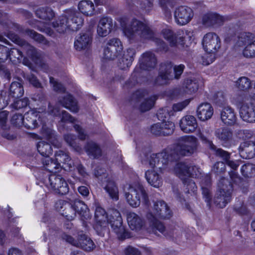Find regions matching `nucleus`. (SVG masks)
<instances>
[{
  "instance_id": "f257e3e1",
  "label": "nucleus",
  "mask_w": 255,
  "mask_h": 255,
  "mask_svg": "<svg viewBox=\"0 0 255 255\" xmlns=\"http://www.w3.org/2000/svg\"><path fill=\"white\" fill-rule=\"evenodd\" d=\"M128 19L124 16L120 19V22L125 35L130 40L134 41L142 39H153L161 50H166V43L161 39L155 38L152 30L143 22L135 18L128 23Z\"/></svg>"
},
{
  "instance_id": "f03ea898",
  "label": "nucleus",
  "mask_w": 255,
  "mask_h": 255,
  "mask_svg": "<svg viewBox=\"0 0 255 255\" xmlns=\"http://www.w3.org/2000/svg\"><path fill=\"white\" fill-rule=\"evenodd\" d=\"M7 36L21 47V49L13 48L8 51V58L11 61L15 63H19L23 57V50L26 52L27 56H29L36 65L40 66L45 72H47L48 66L42 62L43 55L41 51H38L33 46L21 39L17 35L8 34Z\"/></svg>"
},
{
  "instance_id": "7ed1b4c3",
  "label": "nucleus",
  "mask_w": 255,
  "mask_h": 255,
  "mask_svg": "<svg viewBox=\"0 0 255 255\" xmlns=\"http://www.w3.org/2000/svg\"><path fill=\"white\" fill-rule=\"evenodd\" d=\"M172 213L167 204L162 200L153 202V205L149 208L146 214V218L150 222V233L157 234V231L166 235L164 225L158 221V219H169Z\"/></svg>"
},
{
  "instance_id": "20e7f679",
  "label": "nucleus",
  "mask_w": 255,
  "mask_h": 255,
  "mask_svg": "<svg viewBox=\"0 0 255 255\" xmlns=\"http://www.w3.org/2000/svg\"><path fill=\"white\" fill-rule=\"evenodd\" d=\"M84 23L83 17L79 12L73 10H67L51 23L55 30L64 33L78 30Z\"/></svg>"
},
{
  "instance_id": "39448f33",
  "label": "nucleus",
  "mask_w": 255,
  "mask_h": 255,
  "mask_svg": "<svg viewBox=\"0 0 255 255\" xmlns=\"http://www.w3.org/2000/svg\"><path fill=\"white\" fill-rule=\"evenodd\" d=\"M147 160L151 168L162 173L163 170L170 168L173 162L178 160V156L172 149H168L151 154L147 157Z\"/></svg>"
},
{
  "instance_id": "423d86ee",
  "label": "nucleus",
  "mask_w": 255,
  "mask_h": 255,
  "mask_svg": "<svg viewBox=\"0 0 255 255\" xmlns=\"http://www.w3.org/2000/svg\"><path fill=\"white\" fill-rule=\"evenodd\" d=\"M184 68L185 66L183 64L173 65L170 62L161 64L158 75L154 81L155 84L164 85L173 79H179Z\"/></svg>"
},
{
  "instance_id": "0eeeda50",
  "label": "nucleus",
  "mask_w": 255,
  "mask_h": 255,
  "mask_svg": "<svg viewBox=\"0 0 255 255\" xmlns=\"http://www.w3.org/2000/svg\"><path fill=\"white\" fill-rule=\"evenodd\" d=\"M125 196L128 203L132 207L139 206L141 202L148 206L149 199L147 193L143 186L139 183L127 185L125 187Z\"/></svg>"
},
{
  "instance_id": "6e6552de",
  "label": "nucleus",
  "mask_w": 255,
  "mask_h": 255,
  "mask_svg": "<svg viewBox=\"0 0 255 255\" xmlns=\"http://www.w3.org/2000/svg\"><path fill=\"white\" fill-rule=\"evenodd\" d=\"M35 14L45 22L33 19L28 21L29 24L41 32H45L50 36L53 35V31L46 26V23L51 21L55 17V11L51 7L45 6L37 8L35 11Z\"/></svg>"
},
{
  "instance_id": "1a4fd4ad",
  "label": "nucleus",
  "mask_w": 255,
  "mask_h": 255,
  "mask_svg": "<svg viewBox=\"0 0 255 255\" xmlns=\"http://www.w3.org/2000/svg\"><path fill=\"white\" fill-rule=\"evenodd\" d=\"M236 46L243 47L242 55L247 58H255V35L249 32L239 33L237 36Z\"/></svg>"
},
{
  "instance_id": "9d476101",
  "label": "nucleus",
  "mask_w": 255,
  "mask_h": 255,
  "mask_svg": "<svg viewBox=\"0 0 255 255\" xmlns=\"http://www.w3.org/2000/svg\"><path fill=\"white\" fill-rule=\"evenodd\" d=\"M197 139L193 135H185L181 137L178 143L172 149L178 156H189L193 154L197 150Z\"/></svg>"
},
{
  "instance_id": "9b49d317",
  "label": "nucleus",
  "mask_w": 255,
  "mask_h": 255,
  "mask_svg": "<svg viewBox=\"0 0 255 255\" xmlns=\"http://www.w3.org/2000/svg\"><path fill=\"white\" fill-rule=\"evenodd\" d=\"M202 45L204 50L208 53L213 55L214 58H211L205 64L209 65L212 63L215 58V54L218 52L221 46L220 37L214 32H208L203 37Z\"/></svg>"
},
{
  "instance_id": "f8f14e48",
  "label": "nucleus",
  "mask_w": 255,
  "mask_h": 255,
  "mask_svg": "<svg viewBox=\"0 0 255 255\" xmlns=\"http://www.w3.org/2000/svg\"><path fill=\"white\" fill-rule=\"evenodd\" d=\"M161 34L163 37L168 41L171 46H176L178 44L183 45L187 36L190 38L192 35V33L188 30L180 29L174 32L168 27L163 29Z\"/></svg>"
},
{
  "instance_id": "ddd939ff",
  "label": "nucleus",
  "mask_w": 255,
  "mask_h": 255,
  "mask_svg": "<svg viewBox=\"0 0 255 255\" xmlns=\"http://www.w3.org/2000/svg\"><path fill=\"white\" fill-rule=\"evenodd\" d=\"M62 238L63 240L72 245L81 248L86 251H91L95 248L93 241L84 234L83 231L78 232V238L76 240L74 239L71 236L65 233L62 235Z\"/></svg>"
},
{
  "instance_id": "4468645a",
  "label": "nucleus",
  "mask_w": 255,
  "mask_h": 255,
  "mask_svg": "<svg viewBox=\"0 0 255 255\" xmlns=\"http://www.w3.org/2000/svg\"><path fill=\"white\" fill-rule=\"evenodd\" d=\"M43 183L56 193L64 195L69 191L67 183L60 175L51 174L48 178L44 179Z\"/></svg>"
},
{
  "instance_id": "2eb2a0df",
  "label": "nucleus",
  "mask_w": 255,
  "mask_h": 255,
  "mask_svg": "<svg viewBox=\"0 0 255 255\" xmlns=\"http://www.w3.org/2000/svg\"><path fill=\"white\" fill-rule=\"evenodd\" d=\"M123 46L120 40L113 38L108 40L103 49L104 57L108 60H114L122 52Z\"/></svg>"
},
{
  "instance_id": "dca6fc26",
  "label": "nucleus",
  "mask_w": 255,
  "mask_h": 255,
  "mask_svg": "<svg viewBox=\"0 0 255 255\" xmlns=\"http://www.w3.org/2000/svg\"><path fill=\"white\" fill-rule=\"evenodd\" d=\"M109 223L115 233L120 239H125L127 236L121 213L117 210H112L109 220Z\"/></svg>"
},
{
  "instance_id": "f3484780",
  "label": "nucleus",
  "mask_w": 255,
  "mask_h": 255,
  "mask_svg": "<svg viewBox=\"0 0 255 255\" xmlns=\"http://www.w3.org/2000/svg\"><path fill=\"white\" fill-rule=\"evenodd\" d=\"M95 219L96 221L95 228L98 234L101 236L104 235V232L107 231L108 225L107 214L104 209L98 206L95 212Z\"/></svg>"
},
{
  "instance_id": "a211bd4d",
  "label": "nucleus",
  "mask_w": 255,
  "mask_h": 255,
  "mask_svg": "<svg viewBox=\"0 0 255 255\" xmlns=\"http://www.w3.org/2000/svg\"><path fill=\"white\" fill-rule=\"evenodd\" d=\"M194 15L193 10L187 6H180L174 11V16L176 22L180 25H185L191 21Z\"/></svg>"
},
{
  "instance_id": "6ab92c4d",
  "label": "nucleus",
  "mask_w": 255,
  "mask_h": 255,
  "mask_svg": "<svg viewBox=\"0 0 255 255\" xmlns=\"http://www.w3.org/2000/svg\"><path fill=\"white\" fill-rule=\"evenodd\" d=\"M55 208L68 220H73L76 216L74 204L72 205L65 201L60 200L56 203Z\"/></svg>"
},
{
  "instance_id": "aec40b11",
  "label": "nucleus",
  "mask_w": 255,
  "mask_h": 255,
  "mask_svg": "<svg viewBox=\"0 0 255 255\" xmlns=\"http://www.w3.org/2000/svg\"><path fill=\"white\" fill-rule=\"evenodd\" d=\"M240 117L249 123L255 122V104L252 102L243 103L240 107Z\"/></svg>"
},
{
  "instance_id": "412c9836",
  "label": "nucleus",
  "mask_w": 255,
  "mask_h": 255,
  "mask_svg": "<svg viewBox=\"0 0 255 255\" xmlns=\"http://www.w3.org/2000/svg\"><path fill=\"white\" fill-rule=\"evenodd\" d=\"M228 20L227 17H224L216 13L209 12L203 15L202 23L206 27L221 26Z\"/></svg>"
},
{
  "instance_id": "4be33fe9",
  "label": "nucleus",
  "mask_w": 255,
  "mask_h": 255,
  "mask_svg": "<svg viewBox=\"0 0 255 255\" xmlns=\"http://www.w3.org/2000/svg\"><path fill=\"white\" fill-rule=\"evenodd\" d=\"M179 127L181 130L185 133L193 132L198 127L197 120L192 115L184 116L180 120Z\"/></svg>"
},
{
  "instance_id": "5701e85b",
  "label": "nucleus",
  "mask_w": 255,
  "mask_h": 255,
  "mask_svg": "<svg viewBox=\"0 0 255 255\" xmlns=\"http://www.w3.org/2000/svg\"><path fill=\"white\" fill-rule=\"evenodd\" d=\"M40 114L34 109L31 110L24 115V126L29 129L37 128L40 121Z\"/></svg>"
},
{
  "instance_id": "b1692460",
  "label": "nucleus",
  "mask_w": 255,
  "mask_h": 255,
  "mask_svg": "<svg viewBox=\"0 0 255 255\" xmlns=\"http://www.w3.org/2000/svg\"><path fill=\"white\" fill-rule=\"evenodd\" d=\"M114 25L113 19L109 16H103L99 21L97 33L101 37L108 35L112 31Z\"/></svg>"
},
{
  "instance_id": "393cba45",
  "label": "nucleus",
  "mask_w": 255,
  "mask_h": 255,
  "mask_svg": "<svg viewBox=\"0 0 255 255\" xmlns=\"http://www.w3.org/2000/svg\"><path fill=\"white\" fill-rule=\"evenodd\" d=\"M57 102L71 112L77 113L79 110L77 101L70 94H65L64 95L59 97Z\"/></svg>"
},
{
  "instance_id": "a878e982",
  "label": "nucleus",
  "mask_w": 255,
  "mask_h": 255,
  "mask_svg": "<svg viewBox=\"0 0 255 255\" xmlns=\"http://www.w3.org/2000/svg\"><path fill=\"white\" fill-rule=\"evenodd\" d=\"M139 63L141 69L149 70L155 67L157 60L153 53L147 51L142 55L139 60Z\"/></svg>"
},
{
  "instance_id": "bb28decb",
  "label": "nucleus",
  "mask_w": 255,
  "mask_h": 255,
  "mask_svg": "<svg viewBox=\"0 0 255 255\" xmlns=\"http://www.w3.org/2000/svg\"><path fill=\"white\" fill-rule=\"evenodd\" d=\"M13 26L14 29L16 31H18L20 33H26L30 37L39 43H41L44 45H47L48 44V41L42 35L37 33L33 30L29 29H24L23 27L16 23L13 24Z\"/></svg>"
},
{
  "instance_id": "cd10ccee",
  "label": "nucleus",
  "mask_w": 255,
  "mask_h": 255,
  "mask_svg": "<svg viewBox=\"0 0 255 255\" xmlns=\"http://www.w3.org/2000/svg\"><path fill=\"white\" fill-rule=\"evenodd\" d=\"M223 123L228 126L234 125L237 121V116L233 108L230 106L224 107L220 113Z\"/></svg>"
},
{
  "instance_id": "c85d7f7f",
  "label": "nucleus",
  "mask_w": 255,
  "mask_h": 255,
  "mask_svg": "<svg viewBox=\"0 0 255 255\" xmlns=\"http://www.w3.org/2000/svg\"><path fill=\"white\" fill-rule=\"evenodd\" d=\"M158 170L155 169H149L145 173V177L151 186L159 188L162 184V178Z\"/></svg>"
},
{
  "instance_id": "c756f323",
  "label": "nucleus",
  "mask_w": 255,
  "mask_h": 255,
  "mask_svg": "<svg viewBox=\"0 0 255 255\" xmlns=\"http://www.w3.org/2000/svg\"><path fill=\"white\" fill-rule=\"evenodd\" d=\"M211 149L215 152V154L222 158L226 162V164L230 166L233 170H236L239 166L238 161L230 160V154L221 148H217L212 143L210 144Z\"/></svg>"
},
{
  "instance_id": "7c9ffc66",
  "label": "nucleus",
  "mask_w": 255,
  "mask_h": 255,
  "mask_svg": "<svg viewBox=\"0 0 255 255\" xmlns=\"http://www.w3.org/2000/svg\"><path fill=\"white\" fill-rule=\"evenodd\" d=\"M199 80L195 78H190L184 80L180 93L192 94L195 93L199 86Z\"/></svg>"
},
{
  "instance_id": "2f4dec72",
  "label": "nucleus",
  "mask_w": 255,
  "mask_h": 255,
  "mask_svg": "<svg viewBox=\"0 0 255 255\" xmlns=\"http://www.w3.org/2000/svg\"><path fill=\"white\" fill-rule=\"evenodd\" d=\"M92 39V36L89 33H81L75 39L74 47L78 51L88 48L91 44Z\"/></svg>"
},
{
  "instance_id": "473e14b6",
  "label": "nucleus",
  "mask_w": 255,
  "mask_h": 255,
  "mask_svg": "<svg viewBox=\"0 0 255 255\" xmlns=\"http://www.w3.org/2000/svg\"><path fill=\"white\" fill-rule=\"evenodd\" d=\"M214 110L211 105L208 103L200 104L197 111V116L202 121H205L211 118Z\"/></svg>"
},
{
  "instance_id": "72a5a7b5",
  "label": "nucleus",
  "mask_w": 255,
  "mask_h": 255,
  "mask_svg": "<svg viewBox=\"0 0 255 255\" xmlns=\"http://www.w3.org/2000/svg\"><path fill=\"white\" fill-rule=\"evenodd\" d=\"M55 159L58 163H63V167L65 170H72L74 169V162L71 160L69 155L62 150L55 153Z\"/></svg>"
},
{
  "instance_id": "f704fd0d",
  "label": "nucleus",
  "mask_w": 255,
  "mask_h": 255,
  "mask_svg": "<svg viewBox=\"0 0 255 255\" xmlns=\"http://www.w3.org/2000/svg\"><path fill=\"white\" fill-rule=\"evenodd\" d=\"M239 152L244 158H253L255 156V140L253 143L243 142L239 147Z\"/></svg>"
},
{
  "instance_id": "c9c22d12",
  "label": "nucleus",
  "mask_w": 255,
  "mask_h": 255,
  "mask_svg": "<svg viewBox=\"0 0 255 255\" xmlns=\"http://www.w3.org/2000/svg\"><path fill=\"white\" fill-rule=\"evenodd\" d=\"M24 93L22 80L14 81L9 86L8 96L14 100L21 97Z\"/></svg>"
},
{
  "instance_id": "e433bc0d",
  "label": "nucleus",
  "mask_w": 255,
  "mask_h": 255,
  "mask_svg": "<svg viewBox=\"0 0 255 255\" xmlns=\"http://www.w3.org/2000/svg\"><path fill=\"white\" fill-rule=\"evenodd\" d=\"M191 167L192 164L181 162L176 164L174 171L177 176L184 180L188 178L189 171Z\"/></svg>"
},
{
  "instance_id": "4c0bfd02",
  "label": "nucleus",
  "mask_w": 255,
  "mask_h": 255,
  "mask_svg": "<svg viewBox=\"0 0 255 255\" xmlns=\"http://www.w3.org/2000/svg\"><path fill=\"white\" fill-rule=\"evenodd\" d=\"M215 135L219 140L224 143L232 140L233 136L232 130L226 127L217 128L215 131Z\"/></svg>"
},
{
  "instance_id": "58836bf2",
  "label": "nucleus",
  "mask_w": 255,
  "mask_h": 255,
  "mask_svg": "<svg viewBox=\"0 0 255 255\" xmlns=\"http://www.w3.org/2000/svg\"><path fill=\"white\" fill-rule=\"evenodd\" d=\"M127 221L129 227L132 230L137 231L143 225L142 219L135 213L129 212L127 214Z\"/></svg>"
},
{
  "instance_id": "ea45409f",
  "label": "nucleus",
  "mask_w": 255,
  "mask_h": 255,
  "mask_svg": "<svg viewBox=\"0 0 255 255\" xmlns=\"http://www.w3.org/2000/svg\"><path fill=\"white\" fill-rule=\"evenodd\" d=\"M85 148L86 153L90 158H98L102 156L101 148L92 141L88 142Z\"/></svg>"
},
{
  "instance_id": "a19ab883",
  "label": "nucleus",
  "mask_w": 255,
  "mask_h": 255,
  "mask_svg": "<svg viewBox=\"0 0 255 255\" xmlns=\"http://www.w3.org/2000/svg\"><path fill=\"white\" fill-rule=\"evenodd\" d=\"M217 192L232 196L233 186L232 183L224 177L221 178L218 184Z\"/></svg>"
},
{
  "instance_id": "79ce46f5",
  "label": "nucleus",
  "mask_w": 255,
  "mask_h": 255,
  "mask_svg": "<svg viewBox=\"0 0 255 255\" xmlns=\"http://www.w3.org/2000/svg\"><path fill=\"white\" fill-rule=\"evenodd\" d=\"M232 196L216 192L213 199L214 203L219 208H224L231 201Z\"/></svg>"
},
{
  "instance_id": "37998d69",
  "label": "nucleus",
  "mask_w": 255,
  "mask_h": 255,
  "mask_svg": "<svg viewBox=\"0 0 255 255\" xmlns=\"http://www.w3.org/2000/svg\"><path fill=\"white\" fill-rule=\"evenodd\" d=\"M78 8L80 12L86 15H92L95 10L94 4L91 0H81L78 4Z\"/></svg>"
},
{
  "instance_id": "c03bdc74",
  "label": "nucleus",
  "mask_w": 255,
  "mask_h": 255,
  "mask_svg": "<svg viewBox=\"0 0 255 255\" xmlns=\"http://www.w3.org/2000/svg\"><path fill=\"white\" fill-rule=\"evenodd\" d=\"M42 163L46 170L50 172H57L61 168L60 163H58L55 159L53 160L49 157L42 159Z\"/></svg>"
},
{
  "instance_id": "a18cd8bd",
  "label": "nucleus",
  "mask_w": 255,
  "mask_h": 255,
  "mask_svg": "<svg viewBox=\"0 0 255 255\" xmlns=\"http://www.w3.org/2000/svg\"><path fill=\"white\" fill-rule=\"evenodd\" d=\"M76 213H78L84 219L90 218L89 210L87 206L82 201H76L74 203Z\"/></svg>"
},
{
  "instance_id": "49530a36",
  "label": "nucleus",
  "mask_w": 255,
  "mask_h": 255,
  "mask_svg": "<svg viewBox=\"0 0 255 255\" xmlns=\"http://www.w3.org/2000/svg\"><path fill=\"white\" fill-rule=\"evenodd\" d=\"M252 81L247 77H241L236 82V87L240 91L248 92L251 89Z\"/></svg>"
},
{
  "instance_id": "de8ad7c7",
  "label": "nucleus",
  "mask_w": 255,
  "mask_h": 255,
  "mask_svg": "<svg viewBox=\"0 0 255 255\" xmlns=\"http://www.w3.org/2000/svg\"><path fill=\"white\" fill-rule=\"evenodd\" d=\"M147 4L141 6V7L146 10H149V8L152 5L153 0H147ZM159 3L163 9L166 10V14L169 17L171 16V12L168 11L170 8H172L173 4L171 0H159Z\"/></svg>"
},
{
  "instance_id": "09e8293b",
  "label": "nucleus",
  "mask_w": 255,
  "mask_h": 255,
  "mask_svg": "<svg viewBox=\"0 0 255 255\" xmlns=\"http://www.w3.org/2000/svg\"><path fill=\"white\" fill-rule=\"evenodd\" d=\"M204 179H203L201 183L202 194L205 198V201L209 205H210L211 199L210 191L208 188L205 187L204 186H208L210 184L211 181L210 176L209 175H206L204 177Z\"/></svg>"
},
{
  "instance_id": "8fccbe9b",
  "label": "nucleus",
  "mask_w": 255,
  "mask_h": 255,
  "mask_svg": "<svg viewBox=\"0 0 255 255\" xmlns=\"http://www.w3.org/2000/svg\"><path fill=\"white\" fill-rule=\"evenodd\" d=\"M38 151L45 158L48 157L52 154V149L51 145L44 141H40L37 145Z\"/></svg>"
},
{
  "instance_id": "3c124183",
  "label": "nucleus",
  "mask_w": 255,
  "mask_h": 255,
  "mask_svg": "<svg viewBox=\"0 0 255 255\" xmlns=\"http://www.w3.org/2000/svg\"><path fill=\"white\" fill-rule=\"evenodd\" d=\"M105 189L110 196L116 200L119 198V192L117 186L113 181H109L105 187Z\"/></svg>"
},
{
  "instance_id": "603ef678",
  "label": "nucleus",
  "mask_w": 255,
  "mask_h": 255,
  "mask_svg": "<svg viewBox=\"0 0 255 255\" xmlns=\"http://www.w3.org/2000/svg\"><path fill=\"white\" fill-rule=\"evenodd\" d=\"M156 99V96H153L149 98L144 99L139 106L140 111L144 112L150 110L154 106Z\"/></svg>"
},
{
  "instance_id": "864d4df0",
  "label": "nucleus",
  "mask_w": 255,
  "mask_h": 255,
  "mask_svg": "<svg viewBox=\"0 0 255 255\" xmlns=\"http://www.w3.org/2000/svg\"><path fill=\"white\" fill-rule=\"evenodd\" d=\"M242 175L245 177H251L255 174V165L247 163L244 165L241 168Z\"/></svg>"
},
{
  "instance_id": "5fc2aeb1",
  "label": "nucleus",
  "mask_w": 255,
  "mask_h": 255,
  "mask_svg": "<svg viewBox=\"0 0 255 255\" xmlns=\"http://www.w3.org/2000/svg\"><path fill=\"white\" fill-rule=\"evenodd\" d=\"M162 124V130L163 135H168L172 134L174 129V124L171 122H166L165 121H162L161 123Z\"/></svg>"
},
{
  "instance_id": "6e6d98bb",
  "label": "nucleus",
  "mask_w": 255,
  "mask_h": 255,
  "mask_svg": "<svg viewBox=\"0 0 255 255\" xmlns=\"http://www.w3.org/2000/svg\"><path fill=\"white\" fill-rule=\"evenodd\" d=\"M185 192L187 193H195L197 190V186L194 181L189 178L183 180Z\"/></svg>"
},
{
  "instance_id": "4d7b16f0",
  "label": "nucleus",
  "mask_w": 255,
  "mask_h": 255,
  "mask_svg": "<svg viewBox=\"0 0 255 255\" xmlns=\"http://www.w3.org/2000/svg\"><path fill=\"white\" fill-rule=\"evenodd\" d=\"M41 133L43 137L47 139L51 142H53L55 139L54 131L50 128L44 126L41 129Z\"/></svg>"
},
{
  "instance_id": "13d9d810",
  "label": "nucleus",
  "mask_w": 255,
  "mask_h": 255,
  "mask_svg": "<svg viewBox=\"0 0 255 255\" xmlns=\"http://www.w3.org/2000/svg\"><path fill=\"white\" fill-rule=\"evenodd\" d=\"M234 211L238 214L244 215L247 213L248 210L243 201H237L234 207Z\"/></svg>"
},
{
  "instance_id": "bf43d9fd",
  "label": "nucleus",
  "mask_w": 255,
  "mask_h": 255,
  "mask_svg": "<svg viewBox=\"0 0 255 255\" xmlns=\"http://www.w3.org/2000/svg\"><path fill=\"white\" fill-rule=\"evenodd\" d=\"M253 132L248 129L240 130L237 133V137L243 140L251 139L253 136Z\"/></svg>"
},
{
  "instance_id": "052dcab7",
  "label": "nucleus",
  "mask_w": 255,
  "mask_h": 255,
  "mask_svg": "<svg viewBox=\"0 0 255 255\" xmlns=\"http://www.w3.org/2000/svg\"><path fill=\"white\" fill-rule=\"evenodd\" d=\"M23 117L21 114H14L11 120V122L12 125L16 127H20L21 125H24Z\"/></svg>"
},
{
  "instance_id": "680f3d73",
  "label": "nucleus",
  "mask_w": 255,
  "mask_h": 255,
  "mask_svg": "<svg viewBox=\"0 0 255 255\" xmlns=\"http://www.w3.org/2000/svg\"><path fill=\"white\" fill-rule=\"evenodd\" d=\"M50 79V83L51 85H52L53 90L59 93H65V88L63 86L62 84H61L60 83H58L54 78L50 77L49 78Z\"/></svg>"
},
{
  "instance_id": "e2e57ef3",
  "label": "nucleus",
  "mask_w": 255,
  "mask_h": 255,
  "mask_svg": "<svg viewBox=\"0 0 255 255\" xmlns=\"http://www.w3.org/2000/svg\"><path fill=\"white\" fill-rule=\"evenodd\" d=\"M28 98H24L22 99L14 101L12 104L13 107L15 109H20L26 107L28 104Z\"/></svg>"
},
{
  "instance_id": "0e129e2a",
  "label": "nucleus",
  "mask_w": 255,
  "mask_h": 255,
  "mask_svg": "<svg viewBox=\"0 0 255 255\" xmlns=\"http://www.w3.org/2000/svg\"><path fill=\"white\" fill-rule=\"evenodd\" d=\"M226 170V165L223 162H217L214 165L212 168V171L214 173L218 174L224 172Z\"/></svg>"
},
{
  "instance_id": "69168bd1",
  "label": "nucleus",
  "mask_w": 255,
  "mask_h": 255,
  "mask_svg": "<svg viewBox=\"0 0 255 255\" xmlns=\"http://www.w3.org/2000/svg\"><path fill=\"white\" fill-rule=\"evenodd\" d=\"M190 100L187 99L176 104H173L172 109L174 112H180L182 111L190 103Z\"/></svg>"
},
{
  "instance_id": "338daca9",
  "label": "nucleus",
  "mask_w": 255,
  "mask_h": 255,
  "mask_svg": "<svg viewBox=\"0 0 255 255\" xmlns=\"http://www.w3.org/2000/svg\"><path fill=\"white\" fill-rule=\"evenodd\" d=\"M145 92L143 90H138L134 93L131 98V103H135L140 101L144 97Z\"/></svg>"
},
{
  "instance_id": "774afa93",
  "label": "nucleus",
  "mask_w": 255,
  "mask_h": 255,
  "mask_svg": "<svg viewBox=\"0 0 255 255\" xmlns=\"http://www.w3.org/2000/svg\"><path fill=\"white\" fill-rule=\"evenodd\" d=\"M76 136L72 134H67L64 135V139L66 142L71 146L75 149H77L78 146L76 145L75 140Z\"/></svg>"
}]
</instances>
